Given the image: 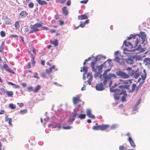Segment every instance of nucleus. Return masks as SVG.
Listing matches in <instances>:
<instances>
[{"instance_id":"12","label":"nucleus","mask_w":150,"mask_h":150,"mask_svg":"<svg viewBox=\"0 0 150 150\" xmlns=\"http://www.w3.org/2000/svg\"><path fill=\"white\" fill-rule=\"evenodd\" d=\"M3 67L4 69L8 72L12 74L14 73V72L8 66L7 64H4Z\"/></svg>"},{"instance_id":"48","label":"nucleus","mask_w":150,"mask_h":150,"mask_svg":"<svg viewBox=\"0 0 150 150\" xmlns=\"http://www.w3.org/2000/svg\"><path fill=\"white\" fill-rule=\"evenodd\" d=\"M28 6L29 8H32L34 7V5L32 3H30L28 4Z\"/></svg>"},{"instance_id":"41","label":"nucleus","mask_w":150,"mask_h":150,"mask_svg":"<svg viewBox=\"0 0 150 150\" xmlns=\"http://www.w3.org/2000/svg\"><path fill=\"white\" fill-rule=\"evenodd\" d=\"M85 26V23H84V22H83L82 21H81L80 22V24L79 25V26L81 28H83Z\"/></svg>"},{"instance_id":"4","label":"nucleus","mask_w":150,"mask_h":150,"mask_svg":"<svg viewBox=\"0 0 150 150\" xmlns=\"http://www.w3.org/2000/svg\"><path fill=\"white\" fill-rule=\"evenodd\" d=\"M42 26V24L40 23H36L34 25H31L30 27L32 29L29 33H32L39 31V30L38 28L41 27Z\"/></svg>"},{"instance_id":"62","label":"nucleus","mask_w":150,"mask_h":150,"mask_svg":"<svg viewBox=\"0 0 150 150\" xmlns=\"http://www.w3.org/2000/svg\"><path fill=\"white\" fill-rule=\"evenodd\" d=\"M1 91L4 94L5 92H6L4 88H1Z\"/></svg>"},{"instance_id":"36","label":"nucleus","mask_w":150,"mask_h":150,"mask_svg":"<svg viewBox=\"0 0 150 150\" xmlns=\"http://www.w3.org/2000/svg\"><path fill=\"white\" fill-rule=\"evenodd\" d=\"M37 1L40 5H44L47 4V2L45 1Z\"/></svg>"},{"instance_id":"13","label":"nucleus","mask_w":150,"mask_h":150,"mask_svg":"<svg viewBox=\"0 0 150 150\" xmlns=\"http://www.w3.org/2000/svg\"><path fill=\"white\" fill-rule=\"evenodd\" d=\"M87 77L88 79L87 82L89 85H90L91 84V82L93 79V76L92 74L91 73H88L87 75Z\"/></svg>"},{"instance_id":"38","label":"nucleus","mask_w":150,"mask_h":150,"mask_svg":"<svg viewBox=\"0 0 150 150\" xmlns=\"http://www.w3.org/2000/svg\"><path fill=\"white\" fill-rule=\"evenodd\" d=\"M119 81L122 82V83L125 84H127L128 83V81H129L130 83H131V81L130 80H127V81H123L121 79H119Z\"/></svg>"},{"instance_id":"30","label":"nucleus","mask_w":150,"mask_h":150,"mask_svg":"<svg viewBox=\"0 0 150 150\" xmlns=\"http://www.w3.org/2000/svg\"><path fill=\"white\" fill-rule=\"evenodd\" d=\"M4 23L6 25H9L11 24L10 19L7 18L4 21Z\"/></svg>"},{"instance_id":"56","label":"nucleus","mask_w":150,"mask_h":150,"mask_svg":"<svg viewBox=\"0 0 150 150\" xmlns=\"http://www.w3.org/2000/svg\"><path fill=\"white\" fill-rule=\"evenodd\" d=\"M28 89L30 91H33V88L32 87H29L28 88Z\"/></svg>"},{"instance_id":"40","label":"nucleus","mask_w":150,"mask_h":150,"mask_svg":"<svg viewBox=\"0 0 150 150\" xmlns=\"http://www.w3.org/2000/svg\"><path fill=\"white\" fill-rule=\"evenodd\" d=\"M33 77L34 78H37L38 79L40 78V77L38 76V74L36 72H35L34 73Z\"/></svg>"},{"instance_id":"2","label":"nucleus","mask_w":150,"mask_h":150,"mask_svg":"<svg viewBox=\"0 0 150 150\" xmlns=\"http://www.w3.org/2000/svg\"><path fill=\"white\" fill-rule=\"evenodd\" d=\"M140 35H132L131 34L127 38V39L130 40L132 38L135 39V41H133V44H134V47H136L138 45L140 37L142 40L143 43H144L146 40V37L145 33L143 32H140Z\"/></svg>"},{"instance_id":"23","label":"nucleus","mask_w":150,"mask_h":150,"mask_svg":"<svg viewBox=\"0 0 150 150\" xmlns=\"http://www.w3.org/2000/svg\"><path fill=\"white\" fill-rule=\"evenodd\" d=\"M144 62L146 63V65L150 64V58L148 57L145 58L144 59Z\"/></svg>"},{"instance_id":"60","label":"nucleus","mask_w":150,"mask_h":150,"mask_svg":"<svg viewBox=\"0 0 150 150\" xmlns=\"http://www.w3.org/2000/svg\"><path fill=\"white\" fill-rule=\"evenodd\" d=\"M27 68L28 69L30 68L31 66L30 65V64L29 62H28L27 64Z\"/></svg>"},{"instance_id":"37","label":"nucleus","mask_w":150,"mask_h":150,"mask_svg":"<svg viewBox=\"0 0 150 150\" xmlns=\"http://www.w3.org/2000/svg\"><path fill=\"white\" fill-rule=\"evenodd\" d=\"M27 112V110L26 109H24L21 110L20 111V113L21 114H24L26 113Z\"/></svg>"},{"instance_id":"5","label":"nucleus","mask_w":150,"mask_h":150,"mask_svg":"<svg viewBox=\"0 0 150 150\" xmlns=\"http://www.w3.org/2000/svg\"><path fill=\"white\" fill-rule=\"evenodd\" d=\"M95 64H94L93 65V67L91 66H91L92 68V71L95 72L96 74L98 75L102 72V69H103V67L102 65H100L97 66L95 68Z\"/></svg>"},{"instance_id":"35","label":"nucleus","mask_w":150,"mask_h":150,"mask_svg":"<svg viewBox=\"0 0 150 150\" xmlns=\"http://www.w3.org/2000/svg\"><path fill=\"white\" fill-rule=\"evenodd\" d=\"M9 108L12 109H15L16 108V106L14 104L12 103H10L8 105Z\"/></svg>"},{"instance_id":"17","label":"nucleus","mask_w":150,"mask_h":150,"mask_svg":"<svg viewBox=\"0 0 150 150\" xmlns=\"http://www.w3.org/2000/svg\"><path fill=\"white\" fill-rule=\"evenodd\" d=\"M62 12L63 14L65 16H67L68 14V11L67 6H65L62 8Z\"/></svg>"},{"instance_id":"53","label":"nucleus","mask_w":150,"mask_h":150,"mask_svg":"<svg viewBox=\"0 0 150 150\" xmlns=\"http://www.w3.org/2000/svg\"><path fill=\"white\" fill-rule=\"evenodd\" d=\"M146 50V48H142L140 50V52H144L145 50Z\"/></svg>"},{"instance_id":"9","label":"nucleus","mask_w":150,"mask_h":150,"mask_svg":"<svg viewBox=\"0 0 150 150\" xmlns=\"http://www.w3.org/2000/svg\"><path fill=\"white\" fill-rule=\"evenodd\" d=\"M102 81L103 82V81ZM104 85L105 86L103 83L102 84V82L100 83H98L96 85V89L98 91H102L105 89Z\"/></svg>"},{"instance_id":"58","label":"nucleus","mask_w":150,"mask_h":150,"mask_svg":"<svg viewBox=\"0 0 150 150\" xmlns=\"http://www.w3.org/2000/svg\"><path fill=\"white\" fill-rule=\"evenodd\" d=\"M31 61H32V64L33 66H34L35 64V59H31Z\"/></svg>"},{"instance_id":"32","label":"nucleus","mask_w":150,"mask_h":150,"mask_svg":"<svg viewBox=\"0 0 150 150\" xmlns=\"http://www.w3.org/2000/svg\"><path fill=\"white\" fill-rule=\"evenodd\" d=\"M41 86L40 85H37L35 87V89L34 90V92L35 93H36L40 89Z\"/></svg>"},{"instance_id":"42","label":"nucleus","mask_w":150,"mask_h":150,"mask_svg":"<svg viewBox=\"0 0 150 150\" xmlns=\"http://www.w3.org/2000/svg\"><path fill=\"white\" fill-rule=\"evenodd\" d=\"M46 72L48 74L51 73L52 72V70L50 68L49 69H47L46 70Z\"/></svg>"},{"instance_id":"28","label":"nucleus","mask_w":150,"mask_h":150,"mask_svg":"<svg viewBox=\"0 0 150 150\" xmlns=\"http://www.w3.org/2000/svg\"><path fill=\"white\" fill-rule=\"evenodd\" d=\"M8 84L11 85L12 86H13V87L15 88H19V86L16 84H14L11 82H8Z\"/></svg>"},{"instance_id":"50","label":"nucleus","mask_w":150,"mask_h":150,"mask_svg":"<svg viewBox=\"0 0 150 150\" xmlns=\"http://www.w3.org/2000/svg\"><path fill=\"white\" fill-rule=\"evenodd\" d=\"M139 76V73H136L134 75V77L136 79Z\"/></svg>"},{"instance_id":"54","label":"nucleus","mask_w":150,"mask_h":150,"mask_svg":"<svg viewBox=\"0 0 150 150\" xmlns=\"http://www.w3.org/2000/svg\"><path fill=\"white\" fill-rule=\"evenodd\" d=\"M17 105L21 107L23 106V103H17Z\"/></svg>"},{"instance_id":"34","label":"nucleus","mask_w":150,"mask_h":150,"mask_svg":"<svg viewBox=\"0 0 150 150\" xmlns=\"http://www.w3.org/2000/svg\"><path fill=\"white\" fill-rule=\"evenodd\" d=\"M143 71L144 73L141 75V77L143 80H144L146 78V73L145 70H144Z\"/></svg>"},{"instance_id":"6","label":"nucleus","mask_w":150,"mask_h":150,"mask_svg":"<svg viewBox=\"0 0 150 150\" xmlns=\"http://www.w3.org/2000/svg\"><path fill=\"white\" fill-rule=\"evenodd\" d=\"M124 44L127 47V48H126L125 50L128 51H132V50H130L133 48V46L132 44L129 41H127L126 40L124 41L123 42Z\"/></svg>"},{"instance_id":"10","label":"nucleus","mask_w":150,"mask_h":150,"mask_svg":"<svg viewBox=\"0 0 150 150\" xmlns=\"http://www.w3.org/2000/svg\"><path fill=\"white\" fill-rule=\"evenodd\" d=\"M72 100L73 104L74 105L77 104L81 102V100L79 96L74 97L73 98Z\"/></svg>"},{"instance_id":"46","label":"nucleus","mask_w":150,"mask_h":150,"mask_svg":"<svg viewBox=\"0 0 150 150\" xmlns=\"http://www.w3.org/2000/svg\"><path fill=\"white\" fill-rule=\"evenodd\" d=\"M119 148L120 150H125L126 148V147H124L122 145L119 146Z\"/></svg>"},{"instance_id":"15","label":"nucleus","mask_w":150,"mask_h":150,"mask_svg":"<svg viewBox=\"0 0 150 150\" xmlns=\"http://www.w3.org/2000/svg\"><path fill=\"white\" fill-rule=\"evenodd\" d=\"M100 57L98 55L96 56L95 58V60L92 61L91 62V66L93 67V65L94 64H96V63L98 61L100 60Z\"/></svg>"},{"instance_id":"3","label":"nucleus","mask_w":150,"mask_h":150,"mask_svg":"<svg viewBox=\"0 0 150 150\" xmlns=\"http://www.w3.org/2000/svg\"><path fill=\"white\" fill-rule=\"evenodd\" d=\"M140 35H132L131 34L127 38V39L130 40L132 38L135 39V41H133V44H134V47H136L138 45L140 37L142 40L143 43H144L146 40V37L145 33L143 32H140Z\"/></svg>"},{"instance_id":"59","label":"nucleus","mask_w":150,"mask_h":150,"mask_svg":"<svg viewBox=\"0 0 150 150\" xmlns=\"http://www.w3.org/2000/svg\"><path fill=\"white\" fill-rule=\"evenodd\" d=\"M18 36L17 35H10V37L11 38H14V37H17Z\"/></svg>"},{"instance_id":"26","label":"nucleus","mask_w":150,"mask_h":150,"mask_svg":"<svg viewBox=\"0 0 150 150\" xmlns=\"http://www.w3.org/2000/svg\"><path fill=\"white\" fill-rule=\"evenodd\" d=\"M118 84H119L117 85L116 83H115L114 86H111V85L110 86H109V87H110V91L112 92H115V91L114 90V89H113V88L116 87Z\"/></svg>"},{"instance_id":"44","label":"nucleus","mask_w":150,"mask_h":150,"mask_svg":"<svg viewBox=\"0 0 150 150\" xmlns=\"http://www.w3.org/2000/svg\"><path fill=\"white\" fill-rule=\"evenodd\" d=\"M114 97L115 99L118 100L119 99V97L118 95L117 94H115L114 95Z\"/></svg>"},{"instance_id":"7","label":"nucleus","mask_w":150,"mask_h":150,"mask_svg":"<svg viewBox=\"0 0 150 150\" xmlns=\"http://www.w3.org/2000/svg\"><path fill=\"white\" fill-rule=\"evenodd\" d=\"M116 74L117 76H119L123 79H128L129 77V75L122 71H118L116 72Z\"/></svg>"},{"instance_id":"57","label":"nucleus","mask_w":150,"mask_h":150,"mask_svg":"<svg viewBox=\"0 0 150 150\" xmlns=\"http://www.w3.org/2000/svg\"><path fill=\"white\" fill-rule=\"evenodd\" d=\"M29 31L28 28V27H25L24 28V31L25 32H28Z\"/></svg>"},{"instance_id":"33","label":"nucleus","mask_w":150,"mask_h":150,"mask_svg":"<svg viewBox=\"0 0 150 150\" xmlns=\"http://www.w3.org/2000/svg\"><path fill=\"white\" fill-rule=\"evenodd\" d=\"M92 129L95 130H100V125H98V126H94L93 127Z\"/></svg>"},{"instance_id":"22","label":"nucleus","mask_w":150,"mask_h":150,"mask_svg":"<svg viewBox=\"0 0 150 150\" xmlns=\"http://www.w3.org/2000/svg\"><path fill=\"white\" fill-rule=\"evenodd\" d=\"M123 93L125 95L122 96L121 98V100L122 102H125L126 101V96H127V94H126V92L125 91H122Z\"/></svg>"},{"instance_id":"61","label":"nucleus","mask_w":150,"mask_h":150,"mask_svg":"<svg viewBox=\"0 0 150 150\" xmlns=\"http://www.w3.org/2000/svg\"><path fill=\"white\" fill-rule=\"evenodd\" d=\"M45 61L44 60H41V64L43 66L45 64Z\"/></svg>"},{"instance_id":"27","label":"nucleus","mask_w":150,"mask_h":150,"mask_svg":"<svg viewBox=\"0 0 150 150\" xmlns=\"http://www.w3.org/2000/svg\"><path fill=\"white\" fill-rule=\"evenodd\" d=\"M146 57L145 55H144L142 57L140 56H137L135 57V59L136 60H142L143 57Z\"/></svg>"},{"instance_id":"25","label":"nucleus","mask_w":150,"mask_h":150,"mask_svg":"<svg viewBox=\"0 0 150 150\" xmlns=\"http://www.w3.org/2000/svg\"><path fill=\"white\" fill-rule=\"evenodd\" d=\"M6 93L8 97H12L13 95V92L12 91H6Z\"/></svg>"},{"instance_id":"55","label":"nucleus","mask_w":150,"mask_h":150,"mask_svg":"<svg viewBox=\"0 0 150 150\" xmlns=\"http://www.w3.org/2000/svg\"><path fill=\"white\" fill-rule=\"evenodd\" d=\"M88 1H81L80 3L81 4H86Z\"/></svg>"},{"instance_id":"14","label":"nucleus","mask_w":150,"mask_h":150,"mask_svg":"<svg viewBox=\"0 0 150 150\" xmlns=\"http://www.w3.org/2000/svg\"><path fill=\"white\" fill-rule=\"evenodd\" d=\"M128 140L130 144L132 147L135 148L136 147L135 144L130 137H129Z\"/></svg>"},{"instance_id":"29","label":"nucleus","mask_w":150,"mask_h":150,"mask_svg":"<svg viewBox=\"0 0 150 150\" xmlns=\"http://www.w3.org/2000/svg\"><path fill=\"white\" fill-rule=\"evenodd\" d=\"M20 22V21H16L15 23V27L17 29H18L20 27V26L19 23Z\"/></svg>"},{"instance_id":"11","label":"nucleus","mask_w":150,"mask_h":150,"mask_svg":"<svg viewBox=\"0 0 150 150\" xmlns=\"http://www.w3.org/2000/svg\"><path fill=\"white\" fill-rule=\"evenodd\" d=\"M91 110L90 109H87L86 110V113L87 116L91 118L95 119V116L91 113Z\"/></svg>"},{"instance_id":"31","label":"nucleus","mask_w":150,"mask_h":150,"mask_svg":"<svg viewBox=\"0 0 150 150\" xmlns=\"http://www.w3.org/2000/svg\"><path fill=\"white\" fill-rule=\"evenodd\" d=\"M86 115L84 114H81L79 115L77 117L81 119H84L86 118Z\"/></svg>"},{"instance_id":"47","label":"nucleus","mask_w":150,"mask_h":150,"mask_svg":"<svg viewBox=\"0 0 150 150\" xmlns=\"http://www.w3.org/2000/svg\"><path fill=\"white\" fill-rule=\"evenodd\" d=\"M91 59V57H89L88 59H85L83 63V64L84 65H85L86 63V62H87V61H88L89 60H90Z\"/></svg>"},{"instance_id":"19","label":"nucleus","mask_w":150,"mask_h":150,"mask_svg":"<svg viewBox=\"0 0 150 150\" xmlns=\"http://www.w3.org/2000/svg\"><path fill=\"white\" fill-rule=\"evenodd\" d=\"M88 18V17L86 15H82L78 16V19L80 20L86 19Z\"/></svg>"},{"instance_id":"8","label":"nucleus","mask_w":150,"mask_h":150,"mask_svg":"<svg viewBox=\"0 0 150 150\" xmlns=\"http://www.w3.org/2000/svg\"><path fill=\"white\" fill-rule=\"evenodd\" d=\"M130 86L129 85H125L124 86H120V88H125L129 90V93H131L134 92L136 88V86L135 83H133L132 85V89L131 90L129 89V87Z\"/></svg>"},{"instance_id":"64","label":"nucleus","mask_w":150,"mask_h":150,"mask_svg":"<svg viewBox=\"0 0 150 150\" xmlns=\"http://www.w3.org/2000/svg\"><path fill=\"white\" fill-rule=\"evenodd\" d=\"M86 86L85 85H84L81 88V90L83 91L84 90L86 89L85 87Z\"/></svg>"},{"instance_id":"49","label":"nucleus","mask_w":150,"mask_h":150,"mask_svg":"<svg viewBox=\"0 0 150 150\" xmlns=\"http://www.w3.org/2000/svg\"><path fill=\"white\" fill-rule=\"evenodd\" d=\"M72 114L73 117L75 118L78 115V114L76 112H72Z\"/></svg>"},{"instance_id":"39","label":"nucleus","mask_w":150,"mask_h":150,"mask_svg":"<svg viewBox=\"0 0 150 150\" xmlns=\"http://www.w3.org/2000/svg\"><path fill=\"white\" fill-rule=\"evenodd\" d=\"M83 71L85 73H86L87 72L88 70V67H83Z\"/></svg>"},{"instance_id":"63","label":"nucleus","mask_w":150,"mask_h":150,"mask_svg":"<svg viewBox=\"0 0 150 150\" xmlns=\"http://www.w3.org/2000/svg\"><path fill=\"white\" fill-rule=\"evenodd\" d=\"M71 1H68L67 3V5L68 6H69L71 5Z\"/></svg>"},{"instance_id":"52","label":"nucleus","mask_w":150,"mask_h":150,"mask_svg":"<svg viewBox=\"0 0 150 150\" xmlns=\"http://www.w3.org/2000/svg\"><path fill=\"white\" fill-rule=\"evenodd\" d=\"M71 127L70 126H68L67 127H63V128L64 129H71Z\"/></svg>"},{"instance_id":"24","label":"nucleus","mask_w":150,"mask_h":150,"mask_svg":"<svg viewBox=\"0 0 150 150\" xmlns=\"http://www.w3.org/2000/svg\"><path fill=\"white\" fill-rule=\"evenodd\" d=\"M127 62L129 64H132L134 63L133 60L131 58H128L126 60Z\"/></svg>"},{"instance_id":"45","label":"nucleus","mask_w":150,"mask_h":150,"mask_svg":"<svg viewBox=\"0 0 150 150\" xmlns=\"http://www.w3.org/2000/svg\"><path fill=\"white\" fill-rule=\"evenodd\" d=\"M0 34L2 37H4L5 36L6 34L5 32L3 31H2L0 32Z\"/></svg>"},{"instance_id":"51","label":"nucleus","mask_w":150,"mask_h":150,"mask_svg":"<svg viewBox=\"0 0 150 150\" xmlns=\"http://www.w3.org/2000/svg\"><path fill=\"white\" fill-rule=\"evenodd\" d=\"M117 127V125H112L110 129H114Z\"/></svg>"},{"instance_id":"43","label":"nucleus","mask_w":150,"mask_h":150,"mask_svg":"<svg viewBox=\"0 0 150 150\" xmlns=\"http://www.w3.org/2000/svg\"><path fill=\"white\" fill-rule=\"evenodd\" d=\"M114 60L116 62H119L120 60V58L117 56H115L114 59Z\"/></svg>"},{"instance_id":"21","label":"nucleus","mask_w":150,"mask_h":150,"mask_svg":"<svg viewBox=\"0 0 150 150\" xmlns=\"http://www.w3.org/2000/svg\"><path fill=\"white\" fill-rule=\"evenodd\" d=\"M50 42L55 47L57 46L58 45V40L57 39H54L53 41L51 40H50Z\"/></svg>"},{"instance_id":"18","label":"nucleus","mask_w":150,"mask_h":150,"mask_svg":"<svg viewBox=\"0 0 150 150\" xmlns=\"http://www.w3.org/2000/svg\"><path fill=\"white\" fill-rule=\"evenodd\" d=\"M28 15V13L25 11H21L20 13V15L22 17H25Z\"/></svg>"},{"instance_id":"16","label":"nucleus","mask_w":150,"mask_h":150,"mask_svg":"<svg viewBox=\"0 0 150 150\" xmlns=\"http://www.w3.org/2000/svg\"><path fill=\"white\" fill-rule=\"evenodd\" d=\"M100 130L101 131L104 130L109 127V125H100Z\"/></svg>"},{"instance_id":"20","label":"nucleus","mask_w":150,"mask_h":150,"mask_svg":"<svg viewBox=\"0 0 150 150\" xmlns=\"http://www.w3.org/2000/svg\"><path fill=\"white\" fill-rule=\"evenodd\" d=\"M5 121L6 122H8L9 124L11 125L12 126V119L11 118H8L7 116H6L5 117Z\"/></svg>"},{"instance_id":"1","label":"nucleus","mask_w":150,"mask_h":150,"mask_svg":"<svg viewBox=\"0 0 150 150\" xmlns=\"http://www.w3.org/2000/svg\"><path fill=\"white\" fill-rule=\"evenodd\" d=\"M110 69H108L104 71L103 75V78L102 75L100 76L101 81H103V83L104 85H106L108 83H109V86H110L112 82V79L117 78L116 75L110 73L107 75L108 72L109 71Z\"/></svg>"}]
</instances>
